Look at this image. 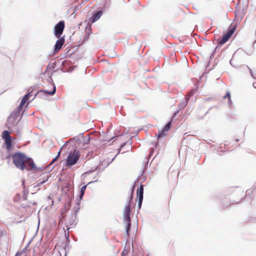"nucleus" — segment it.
Listing matches in <instances>:
<instances>
[{
  "label": "nucleus",
  "mask_w": 256,
  "mask_h": 256,
  "mask_svg": "<svg viewBox=\"0 0 256 256\" xmlns=\"http://www.w3.org/2000/svg\"><path fill=\"white\" fill-rule=\"evenodd\" d=\"M14 164L16 168L20 170H24L26 168L24 162L28 160V156L24 153L17 152L12 155Z\"/></svg>",
  "instance_id": "obj_1"
},
{
  "label": "nucleus",
  "mask_w": 256,
  "mask_h": 256,
  "mask_svg": "<svg viewBox=\"0 0 256 256\" xmlns=\"http://www.w3.org/2000/svg\"><path fill=\"white\" fill-rule=\"evenodd\" d=\"M236 29V25L235 24H232L230 26H229L228 29L227 30V31L226 32H224V33L222 34V38L217 40L218 46L216 48L214 52H215L218 48L222 46L228 40V39L231 37V36L235 32Z\"/></svg>",
  "instance_id": "obj_2"
},
{
  "label": "nucleus",
  "mask_w": 256,
  "mask_h": 256,
  "mask_svg": "<svg viewBox=\"0 0 256 256\" xmlns=\"http://www.w3.org/2000/svg\"><path fill=\"white\" fill-rule=\"evenodd\" d=\"M65 28V22L62 20L58 22L54 26V34L56 38L60 37Z\"/></svg>",
  "instance_id": "obj_3"
},
{
  "label": "nucleus",
  "mask_w": 256,
  "mask_h": 256,
  "mask_svg": "<svg viewBox=\"0 0 256 256\" xmlns=\"http://www.w3.org/2000/svg\"><path fill=\"white\" fill-rule=\"evenodd\" d=\"M80 155L78 154V152L76 151V154L74 152H70L66 160V163L68 166H74L76 164L79 160Z\"/></svg>",
  "instance_id": "obj_4"
},
{
  "label": "nucleus",
  "mask_w": 256,
  "mask_h": 256,
  "mask_svg": "<svg viewBox=\"0 0 256 256\" xmlns=\"http://www.w3.org/2000/svg\"><path fill=\"white\" fill-rule=\"evenodd\" d=\"M66 220L68 224L66 226V230H68L70 229V228L68 227V225L72 227H74L78 222V220L77 219L76 214L72 213L66 219Z\"/></svg>",
  "instance_id": "obj_5"
},
{
  "label": "nucleus",
  "mask_w": 256,
  "mask_h": 256,
  "mask_svg": "<svg viewBox=\"0 0 256 256\" xmlns=\"http://www.w3.org/2000/svg\"><path fill=\"white\" fill-rule=\"evenodd\" d=\"M132 212V206L130 204H126L123 210V221L132 220L130 216Z\"/></svg>",
  "instance_id": "obj_6"
},
{
  "label": "nucleus",
  "mask_w": 256,
  "mask_h": 256,
  "mask_svg": "<svg viewBox=\"0 0 256 256\" xmlns=\"http://www.w3.org/2000/svg\"><path fill=\"white\" fill-rule=\"evenodd\" d=\"M24 165L26 167L24 170L26 171H32L34 168H36V165L33 160V159L31 158L28 156V160H26L24 162Z\"/></svg>",
  "instance_id": "obj_7"
},
{
  "label": "nucleus",
  "mask_w": 256,
  "mask_h": 256,
  "mask_svg": "<svg viewBox=\"0 0 256 256\" xmlns=\"http://www.w3.org/2000/svg\"><path fill=\"white\" fill-rule=\"evenodd\" d=\"M58 40H56L54 46V52H57L62 48L64 43V36L57 38Z\"/></svg>",
  "instance_id": "obj_8"
},
{
  "label": "nucleus",
  "mask_w": 256,
  "mask_h": 256,
  "mask_svg": "<svg viewBox=\"0 0 256 256\" xmlns=\"http://www.w3.org/2000/svg\"><path fill=\"white\" fill-rule=\"evenodd\" d=\"M104 7L102 9L98 10L97 12L94 13L92 17L90 18V21L92 23H94L99 20L104 12Z\"/></svg>",
  "instance_id": "obj_9"
},
{
  "label": "nucleus",
  "mask_w": 256,
  "mask_h": 256,
  "mask_svg": "<svg viewBox=\"0 0 256 256\" xmlns=\"http://www.w3.org/2000/svg\"><path fill=\"white\" fill-rule=\"evenodd\" d=\"M12 116H10L7 120L8 124H6V126L9 130H11V128L9 125L16 126V125L18 122V121L16 122V120L14 117H12Z\"/></svg>",
  "instance_id": "obj_10"
},
{
  "label": "nucleus",
  "mask_w": 256,
  "mask_h": 256,
  "mask_svg": "<svg viewBox=\"0 0 256 256\" xmlns=\"http://www.w3.org/2000/svg\"><path fill=\"white\" fill-rule=\"evenodd\" d=\"M238 50L234 54L231 60L230 61V64L234 67L236 68H238L239 66L238 63L236 62V60L238 56Z\"/></svg>",
  "instance_id": "obj_11"
},
{
  "label": "nucleus",
  "mask_w": 256,
  "mask_h": 256,
  "mask_svg": "<svg viewBox=\"0 0 256 256\" xmlns=\"http://www.w3.org/2000/svg\"><path fill=\"white\" fill-rule=\"evenodd\" d=\"M126 223V234L127 236V240L130 238V230L132 227V220H128V221H124Z\"/></svg>",
  "instance_id": "obj_12"
},
{
  "label": "nucleus",
  "mask_w": 256,
  "mask_h": 256,
  "mask_svg": "<svg viewBox=\"0 0 256 256\" xmlns=\"http://www.w3.org/2000/svg\"><path fill=\"white\" fill-rule=\"evenodd\" d=\"M62 65L63 67L60 68V70L64 72H72L74 68H72V66H70L68 68H66V66L68 65V63L66 60H64L62 63Z\"/></svg>",
  "instance_id": "obj_13"
},
{
  "label": "nucleus",
  "mask_w": 256,
  "mask_h": 256,
  "mask_svg": "<svg viewBox=\"0 0 256 256\" xmlns=\"http://www.w3.org/2000/svg\"><path fill=\"white\" fill-rule=\"evenodd\" d=\"M85 32H86V34H85V36H84L83 40L81 42V44H84L85 42L86 41L88 40V39L89 38L90 34V33H92L91 28L90 27L86 26V28Z\"/></svg>",
  "instance_id": "obj_14"
},
{
  "label": "nucleus",
  "mask_w": 256,
  "mask_h": 256,
  "mask_svg": "<svg viewBox=\"0 0 256 256\" xmlns=\"http://www.w3.org/2000/svg\"><path fill=\"white\" fill-rule=\"evenodd\" d=\"M4 144L7 150L10 151L12 147V138L5 140Z\"/></svg>",
  "instance_id": "obj_15"
},
{
  "label": "nucleus",
  "mask_w": 256,
  "mask_h": 256,
  "mask_svg": "<svg viewBox=\"0 0 256 256\" xmlns=\"http://www.w3.org/2000/svg\"><path fill=\"white\" fill-rule=\"evenodd\" d=\"M52 86H53L52 90H51V91H49V90H44V92L46 94V96H47L48 95H50V96H53V95H54L56 94V86L54 84V82L52 84Z\"/></svg>",
  "instance_id": "obj_16"
},
{
  "label": "nucleus",
  "mask_w": 256,
  "mask_h": 256,
  "mask_svg": "<svg viewBox=\"0 0 256 256\" xmlns=\"http://www.w3.org/2000/svg\"><path fill=\"white\" fill-rule=\"evenodd\" d=\"M144 195V185L140 184V186L136 190L137 197H143Z\"/></svg>",
  "instance_id": "obj_17"
},
{
  "label": "nucleus",
  "mask_w": 256,
  "mask_h": 256,
  "mask_svg": "<svg viewBox=\"0 0 256 256\" xmlns=\"http://www.w3.org/2000/svg\"><path fill=\"white\" fill-rule=\"evenodd\" d=\"M36 96H38V98H40L46 97V94L44 92V90H40L36 93V94H34V96L32 98V100L35 98Z\"/></svg>",
  "instance_id": "obj_18"
},
{
  "label": "nucleus",
  "mask_w": 256,
  "mask_h": 256,
  "mask_svg": "<svg viewBox=\"0 0 256 256\" xmlns=\"http://www.w3.org/2000/svg\"><path fill=\"white\" fill-rule=\"evenodd\" d=\"M223 98L224 99L228 98V104L230 107L232 106V100H231L230 92V91H227L226 94L223 96Z\"/></svg>",
  "instance_id": "obj_19"
},
{
  "label": "nucleus",
  "mask_w": 256,
  "mask_h": 256,
  "mask_svg": "<svg viewBox=\"0 0 256 256\" xmlns=\"http://www.w3.org/2000/svg\"><path fill=\"white\" fill-rule=\"evenodd\" d=\"M32 92V90L28 92L27 94H26L21 100L20 102L24 104H25L27 101V100L30 98V94Z\"/></svg>",
  "instance_id": "obj_20"
},
{
  "label": "nucleus",
  "mask_w": 256,
  "mask_h": 256,
  "mask_svg": "<svg viewBox=\"0 0 256 256\" xmlns=\"http://www.w3.org/2000/svg\"><path fill=\"white\" fill-rule=\"evenodd\" d=\"M10 132L7 130H4L2 133V138L5 140L6 139L12 138V137L10 136Z\"/></svg>",
  "instance_id": "obj_21"
},
{
  "label": "nucleus",
  "mask_w": 256,
  "mask_h": 256,
  "mask_svg": "<svg viewBox=\"0 0 256 256\" xmlns=\"http://www.w3.org/2000/svg\"><path fill=\"white\" fill-rule=\"evenodd\" d=\"M82 138H83V134L81 133L79 134L78 136H74L70 140H74L77 142H82Z\"/></svg>",
  "instance_id": "obj_22"
},
{
  "label": "nucleus",
  "mask_w": 256,
  "mask_h": 256,
  "mask_svg": "<svg viewBox=\"0 0 256 256\" xmlns=\"http://www.w3.org/2000/svg\"><path fill=\"white\" fill-rule=\"evenodd\" d=\"M80 201H78L76 202V206L74 208V212L72 214H76L77 216V214L78 213L80 210Z\"/></svg>",
  "instance_id": "obj_23"
},
{
  "label": "nucleus",
  "mask_w": 256,
  "mask_h": 256,
  "mask_svg": "<svg viewBox=\"0 0 256 256\" xmlns=\"http://www.w3.org/2000/svg\"><path fill=\"white\" fill-rule=\"evenodd\" d=\"M97 182V180H95L90 181V182H88L87 184L84 185V186H83L81 188H80V193H82V194H84V192H85V191H86V188L87 186H88V184H92V183H94V182Z\"/></svg>",
  "instance_id": "obj_24"
},
{
  "label": "nucleus",
  "mask_w": 256,
  "mask_h": 256,
  "mask_svg": "<svg viewBox=\"0 0 256 256\" xmlns=\"http://www.w3.org/2000/svg\"><path fill=\"white\" fill-rule=\"evenodd\" d=\"M22 185L23 186V188H24V190H23L24 194L26 196V198H24V200H26L27 196L28 194V190L27 188H26L25 186H24V180H22Z\"/></svg>",
  "instance_id": "obj_25"
},
{
  "label": "nucleus",
  "mask_w": 256,
  "mask_h": 256,
  "mask_svg": "<svg viewBox=\"0 0 256 256\" xmlns=\"http://www.w3.org/2000/svg\"><path fill=\"white\" fill-rule=\"evenodd\" d=\"M166 131L162 128V130L158 131V134L156 135L158 139L162 138L166 135Z\"/></svg>",
  "instance_id": "obj_26"
},
{
  "label": "nucleus",
  "mask_w": 256,
  "mask_h": 256,
  "mask_svg": "<svg viewBox=\"0 0 256 256\" xmlns=\"http://www.w3.org/2000/svg\"><path fill=\"white\" fill-rule=\"evenodd\" d=\"M132 138H130L127 142H123L122 144H121L120 146V149H122V148H123L126 144L131 145L132 144Z\"/></svg>",
  "instance_id": "obj_27"
},
{
  "label": "nucleus",
  "mask_w": 256,
  "mask_h": 256,
  "mask_svg": "<svg viewBox=\"0 0 256 256\" xmlns=\"http://www.w3.org/2000/svg\"><path fill=\"white\" fill-rule=\"evenodd\" d=\"M189 98H186V100L184 102H182L179 104L178 106L179 107L182 108H184L188 104V102Z\"/></svg>",
  "instance_id": "obj_28"
},
{
  "label": "nucleus",
  "mask_w": 256,
  "mask_h": 256,
  "mask_svg": "<svg viewBox=\"0 0 256 256\" xmlns=\"http://www.w3.org/2000/svg\"><path fill=\"white\" fill-rule=\"evenodd\" d=\"M172 126V120L168 122L164 127L163 129L166 132L171 128Z\"/></svg>",
  "instance_id": "obj_29"
},
{
  "label": "nucleus",
  "mask_w": 256,
  "mask_h": 256,
  "mask_svg": "<svg viewBox=\"0 0 256 256\" xmlns=\"http://www.w3.org/2000/svg\"><path fill=\"white\" fill-rule=\"evenodd\" d=\"M82 142H83L84 144H87L90 142V138L88 136H84L83 135V138H82Z\"/></svg>",
  "instance_id": "obj_30"
},
{
  "label": "nucleus",
  "mask_w": 256,
  "mask_h": 256,
  "mask_svg": "<svg viewBox=\"0 0 256 256\" xmlns=\"http://www.w3.org/2000/svg\"><path fill=\"white\" fill-rule=\"evenodd\" d=\"M137 199L138 200V207L139 209L141 208L142 202L143 200V197H137Z\"/></svg>",
  "instance_id": "obj_31"
},
{
  "label": "nucleus",
  "mask_w": 256,
  "mask_h": 256,
  "mask_svg": "<svg viewBox=\"0 0 256 256\" xmlns=\"http://www.w3.org/2000/svg\"><path fill=\"white\" fill-rule=\"evenodd\" d=\"M104 162H100V164L97 166H99L100 168H98V170H97V172H98V173L100 174V172H102L105 168H104V167L102 166H102H103V163Z\"/></svg>",
  "instance_id": "obj_32"
},
{
  "label": "nucleus",
  "mask_w": 256,
  "mask_h": 256,
  "mask_svg": "<svg viewBox=\"0 0 256 256\" xmlns=\"http://www.w3.org/2000/svg\"><path fill=\"white\" fill-rule=\"evenodd\" d=\"M20 113H17V111L16 110H14L10 114V116H12V117H14L16 120L19 116Z\"/></svg>",
  "instance_id": "obj_33"
},
{
  "label": "nucleus",
  "mask_w": 256,
  "mask_h": 256,
  "mask_svg": "<svg viewBox=\"0 0 256 256\" xmlns=\"http://www.w3.org/2000/svg\"><path fill=\"white\" fill-rule=\"evenodd\" d=\"M100 168V167H99V166H96V167L94 169L92 168V169H91V170H88V172H86L84 174H85L86 176L88 175V174H91L92 172H95V171H96V170L97 171V170H98V168Z\"/></svg>",
  "instance_id": "obj_34"
},
{
  "label": "nucleus",
  "mask_w": 256,
  "mask_h": 256,
  "mask_svg": "<svg viewBox=\"0 0 256 256\" xmlns=\"http://www.w3.org/2000/svg\"><path fill=\"white\" fill-rule=\"evenodd\" d=\"M50 177V175H47L46 176V178L44 177L42 180V178H40L38 180V181H40V182H42V184H44L48 180Z\"/></svg>",
  "instance_id": "obj_35"
},
{
  "label": "nucleus",
  "mask_w": 256,
  "mask_h": 256,
  "mask_svg": "<svg viewBox=\"0 0 256 256\" xmlns=\"http://www.w3.org/2000/svg\"><path fill=\"white\" fill-rule=\"evenodd\" d=\"M24 104H22V102H20V104L18 107L15 110L17 111V113H20V111L22 110L23 106H24Z\"/></svg>",
  "instance_id": "obj_36"
},
{
  "label": "nucleus",
  "mask_w": 256,
  "mask_h": 256,
  "mask_svg": "<svg viewBox=\"0 0 256 256\" xmlns=\"http://www.w3.org/2000/svg\"><path fill=\"white\" fill-rule=\"evenodd\" d=\"M60 154V151H59V152H58V155L56 156H55V158H53L52 161L50 163V164H49L50 166H52L53 165L54 163L58 160V158H59V155Z\"/></svg>",
  "instance_id": "obj_37"
},
{
  "label": "nucleus",
  "mask_w": 256,
  "mask_h": 256,
  "mask_svg": "<svg viewBox=\"0 0 256 256\" xmlns=\"http://www.w3.org/2000/svg\"><path fill=\"white\" fill-rule=\"evenodd\" d=\"M42 182H40V181H38V182L37 184L35 185L34 186V190H40V186L43 184Z\"/></svg>",
  "instance_id": "obj_38"
},
{
  "label": "nucleus",
  "mask_w": 256,
  "mask_h": 256,
  "mask_svg": "<svg viewBox=\"0 0 256 256\" xmlns=\"http://www.w3.org/2000/svg\"><path fill=\"white\" fill-rule=\"evenodd\" d=\"M148 161H149V160H147L146 162V164H144V168H143V170H142V176L144 174V172L148 169Z\"/></svg>",
  "instance_id": "obj_39"
},
{
  "label": "nucleus",
  "mask_w": 256,
  "mask_h": 256,
  "mask_svg": "<svg viewBox=\"0 0 256 256\" xmlns=\"http://www.w3.org/2000/svg\"><path fill=\"white\" fill-rule=\"evenodd\" d=\"M140 178V176H138V179L134 182V186L132 188V192H131V194H134V192L135 186L136 185L138 184V180Z\"/></svg>",
  "instance_id": "obj_40"
},
{
  "label": "nucleus",
  "mask_w": 256,
  "mask_h": 256,
  "mask_svg": "<svg viewBox=\"0 0 256 256\" xmlns=\"http://www.w3.org/2000/svg\"><path fill=\"white\" fill-rule=\"evenodd\" d=\"M14 128L16 129V130H13V128H12L11 130H10V132H16L18 136H20L21 135V132H20V130H18L16 128Z\"/></svg>",
  "instance_id": "obj_41"
},
{
  "label": "nucleus",
  "mask_w": 256,
  "mask_h": 256,
  "mask_svg": "<svg viewBox=\"0 0 256 256\" xmlns=\"http://www.w3.org/2000/svg\"><path fill=\"white\" fill-rule=\"evenodd\" d=\"M154 150L153 148L150 149V153L148 156L146 160H149L150 158L153 155V154L154 153Z\"/></svg>",
  "instance_id": "obj_42"
},
{
  "label": "nucleus",
  "mask_w": 256,
  "mask_h": 256,
  "mask_svg": "<svg viewBox=\"0 0 256 256\" xmlns=\"http://www.w3.org/2000/svg\"><path fill=\"white\" fill-rule=\"evenodd\" d=\"M45 168L44 166H40V167H37L36 166V168H34L32 170L34 172H38V171H42V170H44Z\"/></svg>",
  "instance_id": "obj_43"
},
{
  "label": "nucleus",
  "mask_w": 256,
  "mask_h": 256,
  "mask_svg": "<svg viewBox=\"0 0 256 256\" xmlns=\"http://www.w3.org/2000/svg\"><path fill=\"white\" fill-rule=\"evenodd\" d=\"M103 162H104L103 163L104 165L102 166L104 167V168H106L107 166H108L110 164V162L109 161H107V160H104Z\"/></svg>",
  "instance_id": "obj_44"
},
{
  "label": "nucleus",
  "mask_w": 256,
  "mask_h": 256,
  "mask_svg": "<svg viewBox=\"0 0 256 256\" xmlns=\"http://www.w3.org/2000/svg\"><path fill=\"white\" fill-rule=\"evenodd\" d=\"M133 196H134V194H131L128 200V201L127 204H130L131 205V204L133 200V198H134Z\"/></svg>",
  "instance_id": "obj_45"
},
{
  "label": "nucleus",
  "mask_w": 256,
  "mask_h": 256,
  "mask_svg": "<svg viewBox=\"0 0 256 256\" xmlns=\"http://www.w3.org/2000/svg\"><path fill=\"white\" fill-rule=\"evenodd\" d=\"M84 194L80 192V194L78 195V198H79V200H78V201H80V200L83 198V196H84Z\"/></svg>",
  "instance_id": "obj_46"
},
{
  "label": "nucleus",
  "mask_w": 256,
  "mask_h": 256,
  "mask_svg": "<svg viewBox=\"0 0 256 256\" xmlns=\"http://www.w3.org/2000/svg\"><path fill=\"white\" fill-rule=\"evenodd\" d=\"M180 112V110H178L176 111L175 112H174L172 114V118H174L177 114H178L179 112Z\"/></svg>",
  "instance_id": "obj_47"
},
{
  "label": "nucleus",
  "mask_w": 256,
  "mask_h": 256,
  "mask_svg": "<svg viewBox=\"0 0 256 256\" xmlns=\"http://www.w3.org/2000/svg\"><path fill=\"white\" fill-rule=\"evenodd\" d=\"M98 174H99V173H98V172H97L96 174L93 178V179L94 180H98V178L99 177Z\"/></svg>",
  "instance_id": "obj_48"
},
{
  "label": "nucleus",
  "mask_w": 256,
  "mask_h": 256,
  "mask_svg": "<svg viewBox=\"0 0 256 256\" xmlns=\"http://www.w3.org/2000/svg\"><path fill=\"white\" fill-rule=\"evenodd\" d=\"M236 17H238L240 15V13L239 11H236V12L235 13Z\"/></svg>",
  "instance_id": "obj_49"
},
{
  "label": "nucleus",
  "mask_w": 256,
  "mask_h": 256,
  "mask_svg": "<svg viewBox=\"0 0 256 256\" xmlns=\"http://www.w3.org/2000/svg\"><path fill=\"white\" fill-rule=\"evenodd\" d=\"M118 156V154H116V156L113 158H112V160L110 162L111 164L114 160L115 159V158H116V156Z\"/></svg>",
  "instance_id": "obj_50"
},
{
  "label": "nucleus",
  "mask_w": 256,
  "mask_h": 256,
  "mask_svg": "<svg viewBox=\"0 0 256 256\" xmlns=\"http://www.w3.org/2000/svg\"><path fill=\"white\" fill-rule=\"evenodd\" d=\"M66 235V238L69 240V238H70V236H69V234H68V232L67 234H65Z\"/></svg>",
  "instance_id": "obj_51"
},
{
  "label": "nucleus",
  "mask_w": 256,
  "mask_h": 256,
  "mask_svg": "<svg viewBox=\"0 0 256 256\" xmlns=\"http://www.w3.org/2000/svg\"><path fill=\"white\" fill-rule=\"evenodd\" d=\"M10 157H12V155H10V154H8V156H6V159H8V158H10Z\"/></svg>",
  "instance_id": "obj_52"
},
{
  "label": "nucleus",
  "mask_w": 256,
  "mask_h": 256,
  "mask_svg": "<svg viewBox=\"0 0 256 256\" xmlns=\"http://www.w3.org/2000/svg\"><path fill=\"white\" fill-rule=\"evenodd\" d=\"M114 138V137H112L111 138H110V140H108V141L110 142V141L111 140H112Z\"/></svg>",
  "instance_id": "obj_53"
},
{
  "label": "nucleus",
  "mask_w": 256,
  "mask_h": 256,
  "mask_svg": "<svg viewBox=\"0 0 256 256\" xmlns=\"http://www.w3.org/2000/svg\"><path fill=\"white\" fill-rule=\"evenodd\" d=\"M120 150H121V149H120V148L118 149V153L117 154H120Z\"/></svg>",
  "instance_id": "obj_54"
},
{
  "label": "nucleus",
  "mask_w": 256,
  "mask_h": 256,
  "mask_svg": "<svg viewBox=\"0 0 256 256\" xmlns=\"http://www.w3.org/2000/svg\"><path fill=\"white\" fill-rule=\"evenodd\" d=\"M123 254H124V250L122 252V256L123 255Z\"/></svg>",
  "instance_id": "obj_55"
},
{
  "label": "nucleus",
  "mask_w": 256,
  "mask_h": 256,
  "mask_svg": "<svg viewBox=\"0 0 256 256\" xmlns=\"http://www.w3.org/2000/svg\"><path fill=\"white\" fill-rule=\"evenodd\" d=\"M24 198H26V196L24 194L23 199L24 200Z\"/></svg>",
  "instance_id": "obj_56"
},
{
  "label": "nucleus",
  "mask_w": 256,
  "mask_h": 256,
  "mask_svg": "<svg viewBox=\"0 0 256 256\" xmlns=\"http://www.w3.org/2000/svg\"><path fill=\"white\" fill-rule=\"evenodd\" d=\"M236 142H238V141H239V140L237 138V139H236Z\"/></svg>",
  "instance_id": "obj_57"
},
{
  "label": "nucleus",
  "mask_w": 256,
  "mask_h": 256,
  "mask_svg": "<svg viewBox=\"0 0 256 256\" xmlns=\"http://www.w3.org/2000/svg\"><path fill=\"white\" fill-rule=\"evenodd\" d=\"M144 180H145V178H143V180H142V182H144Z\"/></svg>",
  "instance_id": "obj_58"
},
{
  "label": "nucleus",
  "mask_w": 256,
  "mask_h": 256,
  "mask_svg": "<svg viewBox=\"0 0 256 256\" xmlns=\"http://www.w3.org/2000/svg\"><path fill=\"white\" fill-rule=\"evenodd\" d=\"M210 98H208V100H210Z\"/></svg>",
  "instance_id": "obj_59"
},
{
  "label": "nucleus",
  "mask_w": 256,
  "mask_h": 256,
  "mask_svg": "<svg viewBox=\"0 0 256 256\" xmlns=\"http://www.w3.org/2000/svg\"><path fill=\"white\" fill-rule=\"evenodd\" d=\"M238 0V2H240V0Z\"/></svg>",
  "instance_id": "obj_60"
},
{
  "label": "nucleus",
  "mask_w": 256,
  "mask_h": 256,
  "mask_svg": "<svg viewBox=\"0 0 256 256\" xmlns=\"http://www.w3.org/2000/svg\"><path fill=\"white\" fill-rule=\"evenodd\" d=\"M62 148H63V146H62V148L60 149H62Z\"/></svg>",
  "instance_id": "obj_61"
}]
</instances>
